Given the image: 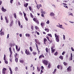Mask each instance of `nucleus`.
<instances>
[{"instance_id": "c756f323", "label": "nucleus", "mask_w": 74, "mask_h": 74, "mask_svg": "<svg viewBox=\"0 0 74 74\" xmlns=\"http://www.w3.org/2000/svg\"><path fill=\"white\" fill-rule=\"evenodd\" d=\"M18 25H19V26H21V22L19 20L18 21Z\"/></svg>"}, {"instance_id": "4c0bfd02", "label": "nucleus", "mask_w": 74, "mask_h": 74, "mask_svg": "<svg viewBox=\"0 0 74 74\" xmlns=\"http://www.w3.org/2000/svg\"><path fill=\"white\" fill-rule=\"evenodd\" d=\"M29 10H30V11H32V7H31V6H29Z\"/></svg>"}, {"instance_id": "0e129e2a", "label": "nucleus", "mask_w": 74, "mask_h": 74, "mask_svg": "<svg viewBox=\"0 0 74 74\" xmlns=\"http://www.w3.org/2000/svg\"><path fill=\"white\" fill-rule=\"evenodd\" d=\"M5 21H7L8 20L7 19V17L5 16Z\"/></svg>"}, {"instance_id": "f8f14e48", "label": "nucleus", "mask_w": 74, "mask_h": 74, "mask_svg": "<svg viewBox=\"0 0 74 74\" xmlns=\"http://www.w3.org/2000/svg\"><path fill=\"white\" fill-rule=\"evenodd\" d=\"M44 58V56L43 54H42L41 55H40L39 57V58L40 59V58Z\"/></svg>"}, {"instance_id": "603ef678", "label": "nucleus", "mask_w": 74, "mask_h": 74, "mask_svg": "<svg viewBox=\"0 0 74 74\" xmlns=\"http://www.w3.org/2000/svg\"><path fill=\"white\" fill-rule=\"evenodd\" d=\"M58 54V52H56V53H54V55H57Z\"/></svg>"}, {"instance_id": "39448f33", "label": "nucleus", "mask_w": 74, "mask_h": 74, "mask_svg": "<svg viewBox=\"0 0 74 74\" xmlns=\"http://www.w3.org/2000/svg\"><path fill=\"white\" fill-rule=\"evenodd\" d=\"M2 73L3 74H5V71L7 70V69L3 68V69L2 70Z\"/></svg>"}, {"instance_id": "e2e57ef3", "label": "nucleus", "mask_w": 74, "mask_h": 74, "mask_svg": "<svg viewBox=\"0 0 74 74\" xmlns=\"http://www.w3.org/2000/svg\"><path fill=\"white\" fill-rule=\"evenodd\" d=\"M5 21H7L8 20L7 19V17L5 16Z\"/></svg>"}, {"instance_id": "ea45409f", "label": "nucleus", "mask_w": 74, "mask_h": 74, "mask_svg": "<svg viewBox=\"0 0 74 74\" xmlns=\"http://www.w3.org/2000/svg\"><path fill=\"white\" fill-rule=\"evenodd\" d=\"M9 36H10V34H8L7 35V39L8 38H9Z\"/></svg>"}, {"instance_id": "052dcab7", "label": "nucleus", "mask_w": 74, "mask_h": 74, "mask_svg": "<svg viewBox=\"0 0 74 74\" xmlns=\"http://www.w3.org/2000/svg\"><path fill=\"white\" fill-rule=\"evenodd\" d=\"M35 28L36 29V30H37V29H38V28L37 27V26H35Z\"/></svg>"}, {"instance_id": "4468645a", "label": "nucleus", "mask_w": 74, "mask_h": 74, "mask_svg": "<svg viewBox=\"0 0 74 74\" xmlns=\"http://www.w3.org/2000/svg\"><path fill=\"white\" fill-rule=\"evenodd\" d=\"M9 70L10 71V74H12V70L11 69V67H9Z\"/></svg>"}, {"instance_id": "58836bf2", "label": "nucleus", "mask_w": 74, "mask_h": 74, "mask_svg": "<svg viewBox=\"0 0 74 74\" xmlns=\"http://www.w3.org/2000/svg\"><path fill=\"white\" fill-rule=\"evenodd\" d=\"M33 54H34V55H36L37 54V53L36 52H33Z\"/></svg>"}, {"instance_id": "c85d7f7f", "label": "nucleus", "mask_w": 74, "mask_h": 74, "mask_svg": "<svg viewBox=\"0 0 74 74\" xmlns=\"http://www.w3.org/2000/svg\"><path fill=\"white\" fill-rule=\"evenodd\" d=\"M37 69L38 71H40V69L39 68V67H37Z\"/></svg>"}, {"instance_id": "680f3d73", "label": "nucleus", "mask_w": 74, "mask_h": 74, "mask_svg": "<svg viewBox=\"0 0 74 74\" xmlns=\"http://www.w3.org/2000/svg\"><path fill=\"white\" fill-rule=\"evenodd\" d=\"M31 29H32V30H33V29H34L33 26H31Z\"/></svg>"}, {"instance_id": "7ed1b4c3", "label": "nucleus", "mask_w": 74, "mask_h": 74, "mask_svg": "<svg viewBox=\"0 0 74 74\" xmlns=\"http://www.w3.org/2000/svg\"><path fill=\"white\" fill-rule=\"evenodd\" d=\"M43 62L47 66L48 65V61L46 60H44L43 61Z\"/></svg>"}, {"instance_id": "13d9d810", "label": "nucleus", "mask_w": 74, "mask_h": 74, "mask_svg": "<svg viewBox=\"0 0 74 74\" xmlns=\"http://www.w3.org/2000/svg\"><path fill=\"white\" fill-rule=\"evenodd\" d=\"M11 58H10V62H12V59Z\"/></svg>"}, {"instance_id": "bf43d9fd", "label": "nucleus", "mask_w": 74, "mask_h": 74, "mask_svg": "<svg viewBox=\"0 0 74 74\" xmlns=\"http://www.w3.org/2000/svg\"><path fill=\"white\" fill-rule=\"evenodd\" d=\"M69 22L71 23H74V22L73 21H69Z\"/></svg>"}, {"instance_id": "9b49d317", "label": "nucleus", "mask_w": 74, "mask_h": 74, "mask_svg": "<svg viewBox=\"0 0 74 74\" xmlns=\"http://www.w3.org/2000/svg\"><path fill=\"white\" fill-rule=\"evenodd\" d=\"M33 20L34 22H35L36 23H38V21L37 20H36L35 18H33Z\"/></svg>"}, {"instance_id": "6e6552de", "label": "nucleus", "mask_w": 74, "mask_h": 74, "mask_svg": "<svg viewBox=\"0 0 74 74\" xmlns=\"http://www.w3.org/2000/svg\"><path fill=\"white\" fill-rule=\"evenodd\" d=\"M1 10L2 11H3V12H5L7 11V10H6V9H5L3 6L2 7V8H1Z\"/></svg>"}, {"instance_id": "412c9836", "label": "nucleus", "mask_w": 74, "mask_h": 74, "mask_svg": "<svg viewBox=\"0 0 74 74\" xmlns=\"http://www.w3.org/2000/svg\"><path fill=\"white\" fill-rule=\"evenodd\" d=\"M40 25L42 26V27H43V26H44V25H45L44 23H41L40 24Z\"/></svg>"}, {"instance_id": "a878e982", "label": "nucleus", "mask_w": 74, "mask_h": 74, "mask_svg": "<svg viewBox=\"0 0 74 74\" xmlns=\"http://www.w3.org/2000/svg\"><path fill=\"white\" fill-rule=\"evenodd\" d=\"M56 72V69H54V71L53 72V74H55Z\"/></svg>"}, {"instance_id": "cd10ccee", "label": "nucleus", "mask_w": 74, "mask_h": 74, "mask_svg": "<svg viewBox=\"0 0 74 74\" xmlns=\"http://www.w3.org/2000/svg\"><path fill=\"white\" fill-rule=\"evenodd\" d=\"M63 63L64 66H67V63H66L65 62H64Z\"/></svg>"}, {"instance_id": "338daca9", "label": "nucleus", "mask_w": 74, "mask_h": 74, "mask_svg": "<svg viewBox=\"0 0 74 74\" xmlns=\"http://www.w3.org/2000/svg\"><path fill=\"white\" fill-rule=\"evenodd\" d=\"M35 44H36V47L37 48H38V45H37V44L36 43H35Z\"/></svg>"}, {"instance_id": "1a4fd4ad", "label": "nucleus", "mask_w": 74, "mask_h": 74, "mask_svg": "<svg viewBox=\"0 0 74 74\" xmlns=\"http://www.w3.org/2000/svg\"><path fill=\"white\" fill-rule=\"evenodd\" d=\"M14 22V21L13 20H12L10 23V27H11L12 25H13L14 23H13Z\"/></svg>"}, {"instance_id": "b1692460", "label": "nucleus", "mask_w": 74, "mask_h": 74, "mask_svg": "<svg viewBox=\"0 0 74 74\" xmlns=\"http://www.w3.org/2000/svg\"><path fill=\"white\" fill-rule=\"evenodd\" d=\"M20 62L21 63H22V64H23V63L24 62V61H23V60H21L20 61Z\"/></svg>"}, {"instance_id": "37998d69", "label": "nucleus", "mask_w": 74, "mask_h": 74, "mask_svg": "<svg viewBox=\"0 0 74 74\" xmlns=\"http://www.w3.org/2000/svg\"><path fill=\"white\" fill-rule=\"evenodd\" d=\"M23 13L24 14V17H25V16H26V13H24V12H23Z\"/></svg>"}, {"instance_id": "3c124183", "label": "nucleus", "mask_w": 74, "mask_h": 74, "mask_svg": "<svg viewBox=\"0 0 74 74\" xmlns=\"http://www.w3.org/2000/svg\"><path fill=\"white\" fill-rule=\"evenodd\" d=\"M46 38H47V40H48V41H49V37L48 36H47V37H46Z\"/></svg>"}, {"instance_id": "ddd939ff", "label": "nucleus", "mask_w": 74, "mask_h": 74, "mask_svg": "<svg viewBox=\"0 0 74 74\" xmlns=\"http://www.w3.org/2000/svg\"><path fill=\"white\" fill-rule=\"evenodd\" d=\"M62 25H60L59 27L60 28H61V29H64V30H65V29H64V27H62Z\"/></svg>"}, {"instance_id": "774afa93", "label": "nucleus", "mask_w": 74, "mask_h": 74, "mask_svg": "<svg viewBox=\"0 0 74 74\" xmlns=\"http://www.w3.org/2000/svg\"><path fill=\"white\" fill-rule=\"evenodd\" d=\"M42 14H45V12H43L42 13Z\"/></svg>"}, {"instance_id": "aec40b11", "label": "nucleus", "mask_w": 74, "mask_h": 74, "mask_svg": "<svg viewBox=\"0 0 74 74\" xmlns=\"http://www.w3.org/2000/svg\"><path fill=\"white\" fill-rule=\"evenodd\" d=\"M51 53H53V52H54V51H55V49H53V48H51Z\"/></svg>"}, {"instance_id": "c03bdc74", "label": "nucleus", "mask_w": 74, "mask_h": 74, "mask_svg": "<svg viewBox=\"0 0 74 74\" xmlns=\"http://www.w3.org/2000/svg\"><path fill=\"white\" fill-rule=\"evenodd\" d=\"M5 63H6V64H8V61H7L6 60H5Z\"/></svg>"}, {"instance_id": "e433bc0d", "label": "nucleus", "mask_w": 74, "mask_h": 74, "mask_svg": "<svg viewBox=\"0 0 74 74\" xmlns=\"http://www.w3.org/2000/svg\"><path fill=\"white\" fill-rule=\"evenodd\" d=\"M31 16L32 18H33V15L32 14V13H30Z\"/></svg>"}, {"instance_id": "69168bd1", "label": "nucleus", "mask_w": 74, "mask_h": 74, "mask_svg": "<svg viewBox=\"0 0 74 74\" xmlns=\"http://www.w3.org/2000/svg\"><path fill=\"white\" fill-rule=\"evenodd\" d=\"M5 21H7L8 20L7 19V17L5 16Z\"/></svg>"}, {"instance_id": "8fccbe9b", "label": "nucleus", "mask_w": 74, "mask_h": 74, "mask_svg": "<svg viewBox=\"0 0 74 74\" xmlns=\"http://www.w3.org/2000/svg\"><path fill=\"white\" fill-rule=\"evenodd\" d=\"M20 48H21V47H20L18 49H17V51H18V52H19V51H20Z\"/></svg>"}, {"instance_id": "393cba45", "label": "nucleus", "mask_w": 74, "mask_h": 74, "mask_svg": "<svg viewBox=\"0 0 74 74\" xmlns=\"http://www.w3.org/2000/svg\"><path fill=\"white\" fill-rule=\"evenodd\" d=\"M0 33H1L0 34L1 35V36H3V35H4V32H0Z\"/></svg>"}, {"instance_id": "f03ea898", "label": "nucleus", "mask_w": 74, "mask_h": 74, "mask_svg": "<svg viewBox=\"0 0 74 74\" xmlns=\"http://www.w3.org/2000/svg\"><path fill=\"white\" fill-rule=\"evenodd\" d=\"M9 51L10 52V58H12V51H11V47H10L9 48Z\"/></svg>"}, {"instance_id": "de8ad7c7", "label": "nucleus", "mask_w": 74, "mask_h": 74, "mask_svg": "<svg viewBox=\"0 0 74 74\" xmlns=\"http://www.w3.org/2000/svg\"><path fill=\"white\" fill-rule=\"evenodd\" d=\"M64 53H65V51H63L62 53V55H64Z\"/></svg>"}, {"instance_id": "f704fd0d", "label": "nucleus", "mask_w": 74, "mask_h": 74, "mask_svg": "<svg viewBox=\"0 0 74 74\" xmlns=\"http://www.w3.org/2000/svg\"><path fill=\"white\" fill-rule=\"evenodd\" d=\"M70 15H71V16H73V14L72 13H71L70 14V12H69L68 13Z\"/></svg>"}, {"instance_id": "f3484780", "label": "nucleus", "mask_w": 74, "mask_h": 74, "mask_svg": "<svg viewBox=\"0 0 74 74\" xmlns=\"http://www.w3.org/2000/svg\"><path fill=\"white\" fill-rule=\"evenodd\" d=\"M27 5H28V3H27L26 4H24V6L26 8H27Z\"/></svg>"}, {"instance_id": "423d86ee", "label": "nucleus", "mask_w": 74, "mask_h": 74, "mask_svg": "<svg viewBox=\"0 0 74 74\" xmlns=\"http://www.w3.org/2000/svg\"><path fill=\"white\" fill-rule=\"evenodd\" d=\"M25 53L27 55H29L30 54V53H29V51H27V49L25 50Z\"/></svg>"}, {"instance_id": "5fc2aeb1", "label": "nucleus", "mask_w": 74, "mask_h": 74, "mask_svg": "<svg viewBox=\"0 0 74 74\" xmlns=\"http://www.w3.org/2000/svg\"><path fill=\"white\" fill-rule=\"evenodd\" d=\"M71 49L72 51H74V49H73V47H72L71 48Z\"/></svg>"}, {"instance_id": "2f4dec72", "label": "nucleus", "mask_w": 74, "mask_h": 74, "mask_svg": "<svg viewBox=\"0 0 74 74\" xmlns=\"http://www.w3.org/2000/svg\"><path fill=\"white\" fill-rule=\"evenodd\" d=\"M19 15H20L21 16H22V13L21 12H19Z\"/></svg>"}, {"instance_id": "5701e85b", "label": "nucleus", "mask_w": 74, "mask_h": 74, "mask_svg": "<svg viewBox=\"0 0 74 74\" xmlns=\"http://www.w3.org/2000/svg\"><path fill=\"white\" fill-rule=\"evenodd\" d=\"M29 49L31 52L33 51V49H32V47H29Z\"/></svg>"}, {"instance_id": "4be33fe9", "label": "nucleus", "mask_w": 74, "mask_h": 74, "mask_svg": "<svg viewBox=\"0 0 74 74\" xmlns=\"http://www.w3.org/2000/svg\"><path fill=\"white\" fill-rule=\"evenodd\" d=\"M47 36H49V37H52V35L51 34H47Z\"/></svg>"}, {"instance_id": "bb28decb", "label": "nucleus", "mask_w": 74, "mask_h": 74, "mask_svg": "<svg viewBox=\"0 0 74 74\" xmlns=\"http://www.w3.org/2000/svg\"><path fill=\"white\" fill-rule=\"evenodd\" d=\"M46 51L47 53L48 52V48L47 47L46 48Z\"/></svg>"}, {"instance_id": "79ce46f5", "label": "nucleus", "mask_w": 74, "mask_h": 74, "mask_svg": "<svg viewBox=\"0 0 74 74\" xmlns=\"http://www.w3.org/2000/svg\"><path fill=\"white\" fill-rule=\"evenodd\" d=\"M47 41V39L44 38V42H46Z\"/></svg>"}, {"instance_id": "09e8293b", "label": "nucleus", "mask_w": 74, "mask_h": 74, "mask_svg": "<svg viewBox=\"0 0 74 74\" xmlns=\"http://www.w3.org/2000/svg\"><path fill=\"white\" fill-rule=\"evenodd\" d=\"M13 1V0H10V3H11V4H12V3H13V2H12V1Z\"/></svg>"}, {"instance_id": "a211bd4d", "label": "nucleus", "mask_w": 74, "mask_h": 74, "mask_svg": "<svg viewBox=\"0 0 74 74\" xmlns=\"http://www.w3.org/2000/svg\"><path fill=\"white\" fill-rule=\"evenodd\" d=\"M25 36H26V37H29L30 34H25Z\"/></svg>"}, {"instance_id": "9d476101", "label": "nucleus", "mask_w": 74, "mask_h": 74, "mask_svg": "<svg viewBox=\"0 0 74 74\" xmlns=\"http://www.w3.org/2000/svg\"><path fill=\"white\" fill-rule=\"evenodd\" d=\"M67 70L68 71H69L70 72L71 71V68L70 67V66H69V67H68L67 68Z\"/></svg>"}, {"instance_id": "864d4df0", "label": "nucleus", "mask_w": 74, "mask_h": 74, "mask_svg": "<svg viewBox=\"0 0 74 74\" xmlns=\"http://www.w3.org/2000/svg\"><path fill=\"white\" fill-rule=\"evenodd\" d=\"M40 11H41V13L42 14V12H43V10L41 9V10H40Z\"/></svg>"}, {"instance_id": "72a5a7b5", "label": "nucleus", "mask_w": 74, "mask_h": 74, "mask_svg": "<svg viewBox=\"0 0 74 74\" xmlns=\"http://www.w3.org/2000/svg\"><path fill=\"white\" fill-rule=\"evenodd\" d=\"M24 18L25 19V20H26V21H28V19H27V17H26V16L24 17Z\"/></svg>"}, {"instance_id": "4d7b16f0", "label": "nucleus", "mask_w": 74, "mask_h": 74, "mask_svg": "<svg viewBox=\"0 0 74 74\" xmlns=\"http://www.w3.org/2000/svg\"><path fill=\"white\" fill-rule=\"evenodd\" d=\"M63 38L64 40H65V36L63 35Z\"/></svg>"}, {"instance_id": "6e6d98bb", "label": "nucleus", "mask_w": 74, "mask_h": 74, "mask_svg": "<svg viewBox=\"0 0 74 74\" xmlns=\"http://www.w3.org/2000/svg\"><path fill=\"white\" fill-rule=\"evenodd\" d=\"M52 6H53V7H54V8H56V6H55V5L53 4V5H52Z\"/></svg>"}, {"instance_id": "f257e3e1", "label": "nucleus", "mask_w": 74, "mask_h": 74, "mask_svg": "<svg viewBox=\"0 0 74 74\" xmlns=\"http://www.w3.org/2000/svg\"><path fill=\"white\" fill-rule=\"evenodd\" d=\"M55 36L56 38V40L57 42H59V35H57L56 34H55Z\"/></svg>"}, {"instance_id": "473e14b6", "label": "nucleus", "mask_w": 74, "mask_h": 74, "mask_svg": "<svg viewBox=\"0 0 74 74\" xmlns=\"http://www.w3.org/2000/svg\"><path fill=\"white\" fill-rule=\"evenodd\" d=\"M18 70V68L17 67H16L15 69V71H17Z\"/></svg>"}, {"instance_id": "a19ab883", "label": "nucleus", "mask_w": 74, "mask_h": 74, "mask_svg": "<svg viewBox=\"0 0 74 74\" xmlns=\"http://www.w3.org/2000/svg\"><path fill=\"white\" fill-rule=\"evenodd\" d=\"M46 23L47 24H49V21L48 20V21H47L46 22Z\"/></svg>"}, {"instance_id": "7c9ffc66", "label": "nucleus", "mask_w": 74, "mask_h": 74, "mask_svg": "<svg viewBox=\"0 0 74 74\" xmlns=\"http://www.w3.org/2000/svg\"><path fill=\"white\" fill-rule=\"evenodd\" d=\"M14 18H15L16 19V13H15L14 14Z\"/></svg>"}, {"instance_id": "dca6fc26", "label": "nucleus", "mask_w": 74, "mask_h": 74, "mask_svg": "<svg viewBox=\"0 0 74 74\" xmlns=\"http://www.w3.org/2000/svg\"><path fill=\"white\" fill-rule=\"evenodd\" d=\"M59 58H60V59L61 60H63V56H60L59 57Z\"/></svg>"}, {"instance_id": "a18cd8bd", "label": "nucleus", "mask_w": 74, "mask_h": 74, "mask_svg": "<svg viewBox=\"0 0 74 74\" xmlns=\"http://www.w3.org/2000/svg\"><path fill=\"white\" fill-rule=\"evenodd\" d=\"M17 56V53H16V54L14 55V56L15 58H16V56Z\"/></svg>"}, {"instance_id": "0eeeda50", "label": "nucleus", "mask_w": 74, "mask_h": 74, "mask_svg": "<svg viewBox=\"0 0 74 74\" xmlns=\"http://www.w3.org/2000/svg\"><path fill=\"white\" fill-rule=\"evenodd\" d=\"M49 15L50 16H55V14L53 12H51L50 13Z\"/></svg>"}, {"instance_id": "6ab92c4d", "label": "nucleus", "mask_w": 74, "mask_h": 74, "mask_svg": "<svg viewBox=\"0 0 74 74\" xmlns=\"http://www.w3.org/2000/svg\"><path fill=\"white\" fill-rule=\"evenodd\" d=\"M48 69H50V68H51V64H50L49 63L48 64Z\"/></svg>"}, {"instance_id": "2eb2a0df", "label": "nucleus", "mask_w": 74, "mask_h": 74, "mask_svg": "<svg viewBox=\"0 0 74 74\" xmlns=\"http://www.w3.org/2000/svg\"><path fill=\"white\" fill-rule=\"evenodd\" d=\"M71 56L70 58V60H72L73 59V56L72 55V53H71Z\"/></svg>"}, {"instance_id": "20e7f679", "label": "nucleus", "mask_w": 74, "mask_h": 74, "mask_svg": "<svg viewBox=\"0 0 74 74\" xmlns=\"http://www.w3.org/2000/svg\"><path fill=\"white\" fill-rule=\"evenodd\" d=\"M37 5L36 6V7L38 9V10H39L40 9V7H42V5H41L40 4H39L38 5Z\"/></svg>"}, {"instance_id": "c9c22d12", "label": "nucleus", "mask_w": 74, "mask_h": 74, "mask_svg": "<svg viewBox=\"0 0 74 74\" xmlns=\"http://www.w3.org/2000/svg\"><path fill=\"white\" fill-rule=\"evenodd\" d=\"M15 58L16 59L15 60V61L17 63L18 62V58Z\"/></svg>"}, {"instance_id": "49530a36", "label": "nucleus", "mask_w": 74, "mask_h": 74, "mask_svg": "<svg viewBox=\"0 0 74 74\" xmlns=\"http://www.w3.org/2000/svg\"><path fill=\"white\" fill-rule=\"evenodd\" d=\"M16 50H17V49H18V46L17 45H16Z\"/></svg>"}]
</instances>
